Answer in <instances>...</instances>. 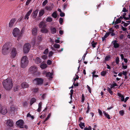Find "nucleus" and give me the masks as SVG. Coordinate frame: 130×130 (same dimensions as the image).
<instances>
[{"mask_svg":"<svg viewBox=\"0 0 130 130\" xmlns=\"http://www.w3.org/2000/svg\"><path fill=\"white\" fill-rule=\"evenodd\" d=\"M27 102H23V106H27Z\"/></svg>","mask_w":130,"mask_h":130,"instance_id":"0e129e2a","label":"nucleus"},{"mask_svg":"<svg viewBox=\"0 0 130 130\" xmlns=\"http://www.w3.org/2000/svg\"><path fill=\"white\" fill-rule=\"evenodd\" d=\"M47 64L49 65L51 64L52 63V61L50 60H48L47 61Z\"/></svg>","mask_w":130,"mask_h":130,"instance_id":"3c124183","label":"nucleus"},{"mask_svg":"<svg viewBox=\"0 0 130 130\" xmlns=\"http://www.w3.org/2000/svg\"><path fill=\"white\" fill-rule=\"evenodd\" d=\"M38 88H35L32 89V91L34 92H36L38 91Z\"/></svg>","mask_w":130,"mask_h":130,"instance_id":"8fccbe9b","label":"nucleus"},{"mask_svg":"<svg viewBox=\"0 0 130 130\" xmlns=\"http://www.w3.org/2000/svg\"><path fill=\"white\" fill-rule=\"evenodd\" d=\"M31 0H27V1L26 4V5H28L29 3L30 2H31Z\"/></svg>","mask_w":130,"mask_h":130,"instance_id":"864d4df0","label":"nucleus"},{"mask_svg":"<svg viewBox=\"0 0 130 130\" xmlns=\"http://www.w3.org/2000/svg\"><path fill=\"white\" fill-rule=\"evenodd\" d=\"M119 114L122 116H123L124 114V111L123 110H121L119 111Z\"/></svg>","mask_w":130,"mask_h":130,"instance_id":"37998d69","label":"nucleus"},{"mask_svg":"<svg viewBox=\"0 0 130 130\" xmlns=\"http://www.w3.org/2000/svg\"><path fill=\"white\" fill-rule=\"evenodd\" d=\"M17 125L20 128H22L24 127V122L22 120L20 119L16 122Z\"/></svg>","mask_w":130,"mask_h":130,"instance_id":"0eeeda50","label":"nucleus"},{"mask_svg":"<svg viewBox=\"0 0 130 130\" xmlns=\"http://www.w3.org/2000/svg\"><path fill=\"white\" fill-rule=\"evenodd\" d=\"M79 125L82 129H83V127L85 126L84 123H83L80 122Z\"/></svg>","mask_w":130,"mask_h":130,"instance_id":"e433bc0d","label":"nucleus"},{"mask_svg":"<svg viewBox=\"0 0 130 130\" xmlns=\"http://www.w3.org/2000/svg\"><path fill=\"white\" fill-rule=\"evenodd\" d=\"M47 65L46 64L42 63L40 66V67L42 69H44L47 67Z\"/></svg>","mask_w":130,"mask_h":130,"instance_id":"aec40b11","label":"nucleus"},{"mask_svg":"<svg viewBox=\"0 0 130 130\" xmlns=\"http://www.w3.org/2000/svg\"><path fill=\"white\" fill-rule=\"evenodd\" d=\"M118 95L119 98L120 99L122 102H123L124 101V97L123 95L120 93H118Z\"/></svg>","mask_w":130,"mask_h":130,"instance_id":"6ab92c4d","label":"nucleus"},{"mask_svg":"<svg viewBox=\"0 0 130 130\" xmlns=\"http://www.w3.org/2000/svg\"><path fill=\"white\" fill-rule=\"evenodd\" d=\"M98 112L100 115L102 116V112L101 111L100 109H99L98 110Z\"/></svg>","mask_w":130,"mask_h":130,"instance_id":"5fc2aeb1","label":"nucleus"},{"mask_svg":"<svg viewBox=\"0 0 130 130\" xmlns=\"http://www.w3.org/2000/svg\"><path fill=\"white\" fill-rule=\"evenodd\" d=\"M44 13V10L43 9L41 10L39 13V16L40 17L42 16Z\"/></svg>","mask_w":130,"mask_h":130,"instance_id":"2f4dec72","label":"nucleus"},{"mask_svg":"<svg viewBox=\"0 0 130 130\" xmlns=\"http://www.w3.org/2000/svg\"><path fill=\"white\" fill-rule=\"evenodd\" d=\"M19 86L18 85H15L14 88V90L15 91H17L18 90Z\"/></svg>","mask_w":130,"mask_h":130,"instance_id":"c9c22d12","label":"nucleus"},{"mask_svg":"<svg viewBox=\"0 0 130 130\" xmlns=\"http://www.w3.org/2000/svg\"><path fill=\"white\" fill-rule=\"evenodd\" d=\"M33 82L34 84L38 85H40L43 83V80L41 78H37L33 80Z\"/></svg>","mask_w":130,"mask_h":130,"instance_id":"39448f33","label":"nucleus"},{"mask_svg":"<svg viewBox=\"0 0 130 130\" xmlns=\"http://www.w3.org/2000/svg\"><path fill=\"white\" fill-rule=\"evenodd\" d=\"M38 29V27H36L33 28L32 31V34L34 35H36L37 34Z\"/></svg>","mask_w":130,"mask_h":130,"instance_id":"2eb2a0df","label":"nucleus"},{"mask_svg":"<svg viewBox=\"0 0 130 130\" xmlns=\"http://www.w3.org/2000/svg\"><path fill=\"white\" fill-rule=\"evenodd\" d=\"M121 27H122V29L123 30V31H126V28L125 27H123L122 26H121Z\"/></svg>","mask_w":130,"mask_h":130,"instance_id":"e2e57ef3","label":"nucleus"},{"mask_svg":"<svg viewBox=\"0 0 130 130\" xmlns=\"http://www.w3.org/2000/svg\"><path fill=\"white\" fill-rule=\"evenodd\" d=\"M117 64H118L119 63V58L118 57H117L116 59L115 60Z\"/></svg>","mask_w":130,"mask_h":130,"instance_id":"c03bdc74","label":"nucleus"},{"mask_svg":"<svg viewBox=\"0 0 130 130\" xmlns=\"http://www.w3.org/2000/svg\"><path fill=\"white\" fill-rule=\"evenodd\" d=\"M85 100V97L84 95L83 94L82 95V102H83Z\"/></svg>","mask_w":130,"mask_h":130,"instance_id":"de8ad7c7","label":"nucleus"},{"mask_svg":"<svg viewBox=\"0 0 130 130\" xmlns=\"http://www.w3.org/2000/svg\"><path fill=\"white\" fill-rule=\"evenodd\" d=\"M114 30L112 28H110L109 29V32L108 33H109V35L110 34L112 36H113L115 35V34L114 32Z\"/></svg>","mask_w":130,"mask_h":130,"instance_id":"4be33fe9","label":"nucleus"},{"mask_svg":"<svg viewBox=\"0 0 130 130\" xmlns=\"http://www.w3.org/2000/svg\"><path fill=\"white\" fill-rule=\"evenodd\" d=\"M67 4H64L63 5V8L64 9H66V8L67 7Z\"/></svg>","mask_w":130,"mask_h":130,"instance_id":"774afa93","label":"nucleus"},{"mask_svg":"<svg viewBox=\"0 0 130 130\" xmlns=\"http://www.w3.org/2000/svg\"><path fill=\"white\" fill-rule=\"evenodd\" d=\"M27 116L28 117H31V118L32 119L34 118L33 116H31V115L29 113H28L27 114Z\"/></svg>","mask_w":130,"mask_h":130,"instance_id":"09e8293b","label":"nucleus"},{"mask_svg":"<svg viewBox=\"0 0 130 130\" xmlns=\"http://www.w3.org/2000/svg\"><path fill=\"white\" fill-rule=\"evenodd\" d=\"M38 12V10H36L33 11L31 15L32 18L34 19L37 16Z\"/></svg>","mask_w":130,"mask_h":130,"instance_id":"ddd939ff","label":"nucleus"},{"mask_svg":"<svg viewBox=\"0 0 130 130\" xmlns=\"http://www.w3.org/2000/svg\"><path fill=\"white\" fill-rule=\"evenodd\" d=\"M110 55H108L106 56L105 58V60L106 61H108L110 59Z\"/></svg>","mask_w":130,"mask_h":130,"instance_id":"79ce46f5","label":"nucleus"},{"mask_svg":"<svg viewBox=\"0 0 130 130\" xmlns=\"http://www.w3.org/2000/svg\"><path fill=\"white\" fill-rule=\"evenodd\" d=\"M31 45L28 43H27L25 44L23 47V51L24 53H28L29 51Z\"/></svg>","mask_w":130,"mask_h":130,"instance_id":"20e7f679","label":"nucleus"},{"mask_svg":"<svg viewBox=\"0 0 130 130\" xmlns=\"http://www.w3.org/2000/svg\"><path fill=\"white\" fill-rule=\"evenodd\" d=\"M20 31L19 29L16 28H14L12 32L13 34L15 37H17L20 33Z\"/></svg>","mask_w":130,"mask_h":130,"instance_id":"9d476101","label":"nucleus"},{"mask_svg":"<svg viewBox=\"0 0 130 130\" xmlns=\"http://www.w3.org/2000/svg\"><path fill=\"white\" fill-rule=\"evenodd\" d=\"M38 41L39 42L41 41L42 40V36L41 35H39L37 37Z\"/></svg>","mask_w":130,"mask_h":130,"instance_id":"4c0bfd02","label":"nucleus"},{"mask_svg":"<svg viewBox=\"0 0 130 130\" xmlns=\"http://www.w3.org/2000/svg\"><path fill=\"white\" fill-rule=\"evenodd\" d=\"M32 10V9H30L26 13L25 16L24 18L25 19H27L28 20L29 18V16L30 15V14L31 13Z\"/></svg>","mask_w":130,"mask_h":130,"instance_id":"f3484780","label":"nucleus"},{"mask_svg":"<svg viewBox=\"0 0 130 130\" xmlns=\"http://www.w3.org/2000/svg\"><path fill=\"white\" fill-rule=\"evenodd\" d=\"M122 74L124 75V76H126L127 75V72L123 71L122 73Z\"/></svg>","mask_w":130,"mask_h":130,"instance_id":"052dcab7","label":"nucleus"},{"mask_svg":"<svg viewBox=\"0 0 130 130\" xmlns=\"http://www.w3.org/2000/svg\"><path fill=\"white\" fill-rule=\"evenodd\" d=\"M48 49H46L45 51L43 53L45 54H47L48 52Z\"/></svg>","mask_w":130,"mask_h":130,"instance_id":"603ef678","label":"nucleus"},{"mask_svg":"<svg viewBox=\"0 0 130 130\" xmlns=\"http://www.w3.org/2000/svg\"><path fill=\"white\" fill-rule=\"evenodd\" d=\"M37 70V68L35 66H32L29 69V72L31 73H34Z\"/></svg>","mask_w":130,"mask_h":130,"instance_id":"6e6552de","label":"nucleus"},{"mask_svg":"<svg viewBox=\"0 0 130 130\" xmlns=\"http://www.w3.org/2000/svg\"><path fill=\"white\" fill-rule=\"evenodd\" d=\"M52 21V18L50 17H48L47 18L46 21L47 22H51Z\"/></svg>","mask_w":130,"mask_h":130,"instance_id":"72a5a7b5","label":"nucleus"},{"mask_svg":"<svg viewBox=\"0 0 130 130\" xmlns=\"http://www.w3.org/2000/svg\"><path fill=\"white\" fill-rule=\"evenodd\" d=\"M53 46L56 48H58L60 47V45L57 44H55L53 45Z\"/></svg>","mask_w":130,"mask_h":130,"instance_id":"ea45409f","label":"nucleus"},{"mask_svg":"<svg viewBox=\"0 0 130 130\" xmlns=\"http://www.w3.org/2000/svg\"><path fill=\"white\" fill-rule=\"evenodd\" d=\"M107 90L110 94L111 95L113 94V92L110 88L108 87Z\"/></svg>","mask_w":130,"mask_h":130,"instance_id":"a19ab883","label":"nucleus"},{"mask_svg":"<svg viewBox=\"0 0 130 130\" xmlns=\"http://www.w3.org/2000/svg\"><path fill=\"white\" fill-rule=\"evenodd\" d=\"M107 73V72L106 71H102L101 73V75L102 76H105L106 74Z\"/></svg>","mask_w":130,"mask_h":130,"instance_id":"58836bf2","label":"nucleus"},{"mask_svg":"<svg viewBox=\"0 0 130 130\" xmlns=\"http://www.w3.org/2000/svg\"><path fill=\"white\" fill-rule=\"evenodd\" d=\"M60 15L61 17H63L64 16L65 14L64 13L61 12L60 14Z\"/></svg>","mask_w":130,"mask_h":130,"instance_id":"6e6d98bb","label":"nucleus"},{"mask_svg":"<svg viewBox=\"0 0 130 130\" xmlns=\"http://www.w3.org/2000/svg\"><path fill=\"white\" fill-rule=\"evenodd\" d=\"M122 19V17L121 16H120V18L118 19L115 22V23L116 24H118L119 23H120Z\"/></svg>","mask_w":130,"mask_h":130,"instance_id":"a878e982","label":"nucleus"},{"mask_svg":"<svg viewBox=\"0 0 130 130\" xmlns=\"http://www.w3.org/2000/svg\"><path fill=\"white\" fill-rule=\"evenodd\" d=\"M42 58L43 59H45L46 58L47 56L45 55H43L42 56Z\"/></svg>","mask_w":130,"mask_h":130,"instance_id":"13d9d810","label":"nucleus"},{"mask_svg":"<svg viewBox=\"0 0 130 130\" xmlns=\"http://www.w3.org/2000/svg\"><path fill=\"white\" fill-rule=\"evenodd\" d=\"M11 48L10 53L11 56L12 57H14L16 55L17 52L15 48L14 47H12Z\"/></svg>","mask_w":130,"mask_h":130,"instance_id":"1a4fd4ad","label":"nucleus"},{"mask_svg":"<svg viewBox=\"0 0 130 130\" xmlns=\"http://www.w3.org/2000/svg\"><path fill=\"white\" fill-rule=\"evenodd\" d=\"M33 60L34 61L35 63L37 64L40 63L42 62L41 59L38 57L34 58Z\"/></svg>","mask_w":130,"mask_h":130,"instance_id":"f8f14e48","label":"nucleus"},{"mask_svg":"<svg viewBox=\"0 0 130 130\" xmlns=\"http://www.w3.org/2000/svg\"><path fill=\"white\" fill-rule=\"evenodd\" d=\"M130 23L129 22L126 21V23H125L123 21H122L121 24H123L124 27H126Z\"/></svg>","mask_w":130,"mask_h":130,"instance_id":"bb28decb","label":"nucleus"},{"mask_svg":"<svg viewBox=\"0 0 130 130\" xmlns=\"http://www.w3.org/2000/svg\"><path fill=\"white\" fill-rule=\"evenodd\" d=\"M15 21V19H11L9 23V27H12Z\"/></svg>","mask_w":130,"mask_h":130,"instance_id":"a211bd4d","label":"nucleus"},{"mask_svg":"<svg viewBox=\"0 0 130 130\" xmlns=\"http://www.w3.org/2000/svg\"><path fill=\"white\" fill-rule=\"evenodd\" d=\"M109 35V33L108 32L106 33V34L103 37H102V41H103L105 40V39L107 38Z\"/></svg>","mask_w":130,"mask_h":130,"instance_id":"7c9ffc66","label":"nucleus"},{"mask_svg":"<svg viewBox=\"0 0 130 130\" xmlns=\"http://www.w3.org/2000/svg\"><path fill=\"white\" fill-rule=\"evenodd\" d=\"M43 33H46L48 32V29L45 27L43 28L40 30Z\"/></svg>","mask_w":130,"mask_h":130,"instance_id":"412c9836","label":"nucleus"},{"mask_svg":"<svg viewBox=\"0 0 130 130\" xmlns=\"http://www.w3.org/2000/svg\"><path fill=\"white\" fill-rule=\"evenodd\" d=\"M79 77L77 75L75 78H74V82L75 81L76 79H78L79 78Z\"/></svg>","mask_w":130,"mask_h":130,"instance_id":"69168bd1","label":"nucleus"},{"mask_svg":"<svg viewBox=\"0 0 130 130\" xmlns=\"http://www.w3.org/2000/svg\"><path fill=\"white\" fill-rule=\"evenodd\" d=\"M46 26V23L43 22H41L39 24V27L40 28L45 27Z\"/></svg>","mask_w":130,"mask_h":130,"instance_id":"dca6fc26","label":"nucleus"},{"mask_svg":"<svg viewBox=\"0 0 130 130\" xmlns=\"http://www.w3.org/2000/svg\"><path fill=\"white\" fill-rule=\"evenodd\" d=\"M52 75L53 74L50 72H48L46 74V76L47 77H49L50 78H52Z\"/></svg>","mask_w":130,"mask_h":130,"instance_id":"cd10ccee","label":"nucleus"},{"mask_svg":"<svg viewBox=\"0 0 130 130\" xmlns=\"http://www.w3.org/2000/svg\"><path fill=\"white\" fill-rule=\"evenodd\" d=\"M52 16L55 18H56L57 17V15L56 12H54L52 14Z\"/></svg>","mask_w":130,"mask_h":130,"instance_id":"f704fd0d","label":"nucleus"},{"mask_svg":"<svg viewBox=\"0 0 130 130\" xmlns=\"http://www.w3.org/2000/svg\"><path fill=\"white\" fill-rule=\"evenodd\" d=\"M3 84L5 89L8 90L11 89L13 86L12 80L9 79L4 80L3 82Z\"/></svg>","mask_w":130,"mask_h":130,"instance_id":"f257e3e1","label":"nucleus"},{"mask_svg":"<svg viewBox=\"0 0 130 130\" xmlns=\"http://www.w3.org/2000/svg\"><path fill=\"white\" fill-rule=\"evenodd\" d=\"M42 103L40 102L38 104V108L37 109V111L39 112H40L41 110V109L42 107Z\"/></svg>","mask_w":130,"mask_h":130,"instance_id":"393cba45","label":"nucleus"},{"mask_svg":"<svg viewBox=\"0 0 130 130\" xmlns=\"http://www.w3.org/2000/svg\"><path fill=\"white\" fill-rule=\"evenodd\" d=\"M11 46L12 43L10 42H7L5 43L3 47L2 50L3 54L6 55L9 53Z\"/></svg>","mask_w":130,"mask_h":130,"instance_id":"f03ea898","label":"nucleus"},{"mask_svg":"<svg viewBox=\"0 0 130 130\" xmlns=\"http://www.w3.org/2000/svg\"><path fill=\"white\" fill-rule=\"evenodd\" d=\"M56 30L55 28L53 27L51 28V32L52 33L54 34L56 33Z\"/></svg>","mask_w":130,"mask_h":130,"instance_id":"473e14b6","label":"nucleus"},{"mask_svg":"<svg viewBox=\"0 0 130 130\" xmlns=\"http://www.w3.org/2000/svg\"><path fill=\"white\" fill-rule=\"evenodd\" d=\"M47 3V0H45L43 3H42V6H44Z\"/></svg>","mask_w":130,"mask_h":130,"instance_id":"a18cd8bd","label":"nucleus"},{"mask_svg":"<svg viewBox=\"0 0 130 130\" xmlns=\"http://www.w3.org/2000/svg\"><path fill=\"white\" fill-rule=\"evenodd\" d=\"M53 53L52 51L50 52L48 54V56L49 57H51L52 56V55Z\"/></svg>","mask_w":130,"mask_h":130,"instance_id":"4d7b16f0","label":"nucleus"},{"mask_svg":"<svg viewBox=\"0 0 130 130\" xmlns=\"http://www.w3.org/2000/svg\"><path fill=\"white\" fill-rule=\"evenodd\" d=\"M36 101V99L35 98H32L30 101V105H31L33 103H35Z\"/></svg>","mask_w":130,"mask_h":130,"instance_id":"c756f323","label":"nucleus"},{"mask_svg":"<svg viewBox=\"0 0 130 130\" xmlns=\"http://www.w3.org/2000/svg\"><path fill=\"white\" fill-rule=\"evenodd\" d=\"M73 89H71L70 90V95H73Z\"/></svg>","mask_w":130,"mask_h":130,"instance_id":"338daca9","label":"nucleus"},{"mask_svg":"<svg viewBox=\"0 0 130 130\" xmlns=\"http://www.w3.org/2000/svg\"><path fill=\"white\" fill-rule=\"evenodd\" d=\"M63 21V19L61 18H60L59 19V22L61 24H62Z\"/></svg>","mask_w":130,"mask_h":130,"instance_id":"49530a36","label":"nucleus"},{"mask_svg":"<svg viewBox=\"0 0 130 130\" xmlns=\"http://www.w3.org/2000/svg\"><path fill=\"white\" fill-rule=\"evenodd\" d=\"M103 113L106 118L109 119H110L109 115L108 113L104 111H103Z\"/></svg>","mask_w":130,"mask_h":130,"instance_id":"c85d7f7f","label":"nucleus"},{"mask_svg":"<svg viewBox=\"0 0 130 130\" xmlns=\"http://www.w3.org/2000/svg\"><path fill=\"white\" fill-rule=\"evenodd\" d=\"M14 122L11 120H7L6 123V125L9 127H12L13 125Z\"/></svg>","mask_w":130,"mask_h":130,"instance_id":"9b49d317","label":"nucleus"},{"mask_svg":"<svg viewBox=\"0 0 130 130\" xmlns=\"http://www.w3.org/2000/svg\"><path fill=\"white\" fill-rule=\"evenodd\" d=\"M0 112L3 115H5L7 112V110L5 107L2 106L0 104Z\"/></svg>","mask_w":130,"mask_h":130,"instance_id":"423d86ee","label":"nucleus"},{"mask_svg":"<svg viewBox=\"0 0 130 130\" xmlns=\"http://www.w3.org/2000/svg\"><path fill=\"white\" fill-rule=\"evenodd\" d=\"M129 98V97H126L125 99H124V101L123 102H124L125 103L128 100Z\"/></svg>","mask_w":130,"mask_h":130,"instance_id":"bf43d9fd","label":"nucleus"},{"mask_svg":"<svg viewBox=\"0 0 130 130\" xmlns=\"http://www.w3.org/2000/svg\"><path fill=\"white\" fill-rule=\"evenodd\" d=\"M87 86L89 92L90 93L91 92V89L90 88L88 85H87Z\"/></svg>","mask_w":130,"mask_h":130,"instance_id":"680f3d73","label":"nucleus"},{"mask_svg":"<svg viewBox=\"0 0 130 130\" xmlns=\"http://www.w3.org/2000/svg\"><path fill=\"white\" fill-rule=\"evenodd\" d=\"M112 43L113 45V47L115 48H118L120 46L119 44L116 40L113 41L112 42Z\"/></svg>","mask_w":130,"mask_h":130,"instance_id":"4468645a","label":"nucleus"},{"mask_svg":"<svg viewBox=\"0 0 130 130\" xmlns=\"http://www.w3.org/2000/svg\"><path fill=\"white\" fill-rule=\"evenodd\" d=\"M11 110L12 112H14L16 111L17 110V109L16 107L14 105H12L11 107Z\"/></svg>","mask_w":130,"mask_h":130,"instance_id":"b1692460","label":"nucleus"},{"mask_svg":"<svg viewBox=\"0 0 130 130\" xmlns=\"http://www.w3.org/2000/svg\"><path fill=\"white\" fill-rule=\"evenodd\" d=\"M28 61V58L26 56L23 57L21 58V66L22 68H25L27 65Z\"/></svg>","mask_w":130,"mask_h":130,"instance_id":"7ed1b4c3","label":"nucleus"},{"mask_svg":"<svg viewBox=\"0 0 130 130\" xmlns=\"http://www.w3.org/2000/svg\"><path fill=\"white\" fill-rule=\"evenodd\" d=\"M22 87L23 88H27L28 87V84L26 82L23 83L21 85Z\"/></svg>","mask_w":130,"mask_h":130,"instance_id":"5701e85b","label":"nucleus"}]
</instances>
